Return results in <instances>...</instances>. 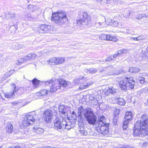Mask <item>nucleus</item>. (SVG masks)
<instances>
[{
    "instance_id": "obj_38",
    "label": "nucleus",
    "mask_w": 148,
    "mask_h": 148,
    "mask_svg": "<svg viewBox=\"0 0 148 148\" xmlns=\"http://www.w3.org/2000/svg\"><path fill=\"white\" fill-rule=\"evenodd\" d=\"M10 76L8 72H7L5 73L4 76L3 77V78L4 79H5L7 78L8 77Z\"/></svg>"
},
{
    "instance_id": "obj_8",
    "label": "nucleus",
    "mask_w": 148,
    "mask_h": 148,
    "mask_svg": "<svg viewBox=\"0 0 148 148\" xmlns=\"http://www.w3.org/2000/svg\"><path fill=\"white\" fill-rule=\"evenodd\" d=\"M109 126L108 119L102 116V134L104 136H108L109 135Z\"/></svg>"
},
{
    "instance_id": "obj_44",
    "label": "nucleus",
    "mask_w": 148,
    "mask_h": 148,
    "mask_svg": "<svg viewBox=\"0 0 148 148\" xmlns=\"http://www.w3.org/2000/svg\"><path fill=\"white\" fill-rule=\"evenodd\" d=\"M148 145V142H145L143 143L142 147H145Z\"/></svg>"
},
{
    "instance_id": "obj_35",
    "label": "nucleus",
    "mask_w": 148,
    "mask_h": 148,
    "mask_svg": "<svg viewBox=\"0 0 148 148\" xmlns=\"http://www.w3.org/2000/svg\"><path fill=\"white\" fill-rule=\"evenodd\" d=\"M99 123H100V122H102V120L101 119V118H100V119H99ZM99 125L97 127V131H98L99 130L100 131L99 132L100 133H102V132L101 130V127H102V125L101 124H99Z\"/></svg>"
},
{
    "instance_id": "obj_43",
    "label": "nucleus",
    "mask_w": 148,
    "mask_h": 148,
    "mask_svg": "<svg viewBox=\"0 0 148 148\" xmlns=\"http://www.w3.org/2000/svg\"><path fill=\"white\" fill-rule=\"evenodd\" d=\"M71 114L73 116H74V118H76V114L75 113V112L74 111H73L72 112Z\"/></svg>"
},
{
    "instance_id": "obj_32",
    "label": "nucleus",
    "mask_w": 148,
    "mask_h": 148,
    "mask_svg": "<svg viewBox=\"0 0 148 148\" xmlns=\"http://www.w3.org/2000/svg\"><path fill=\"white\" fill-rule=\"evenodd\" d=\"M56 58H51L49 60L47 61V62H49L50 64H56Z\"/></svg>"
},
{
    "instance_id": "obj_42",
    "label": "nucleus",
    "mask_w": 148,
    "mask_h": 148,
    "mask_svg": "<svg viewBox=\"0 0 148 148\" xmlns=\"http://www.w3.org/2000/svg\"><path fill=\"white\" fill-rule=\"evenodd\" d=\"M24 61V59L22 58H21L19 59L18 62L19 63H18L17 62V64H18V65H19L21 63H22Z\"/></svg>"
},
{
    "instance_id": "obj_19",
    "label": "nucleus",
    "mask_w": 148,
    "mask_h": 148,
    "mask_svg": "<svg viewBox=\"0 0 148 148\" xmlns=\"http://www.w3.org/2000/svg\"><path fill=\"white\" fill-rule=\"evenodd\" d=\"M133 114L131 111H127L125 113L124 116L125 120L129 121L133 119Z\"/></svg>"
},
{
    "instance_id": "obj_57",
    "label": "nucleus",
    "mask_w": 148,
    "mask_h": 148,
    "mask_svg": "<svg viewBox=\"0 0 148 148\" xmlns=\"http://www.w3.org/2000/svg\"><path fill=\"white\" fill-rule=\"evenodd\" d=\"M0 148H2L1 147H0Z\"/></svg>"
},
{
    "instance_id": "obj_40",
    "label": "nucleus",
    "mask_w": 148,
    "mask_h": 148,
    "mask_svg": "<svg viewBox=\"0 0 148 148\" xmlns=\"http://www.w3.org/2000/svg\"><path fill=\"white\" fill-rule=\"evenodd\" d=\"M8 15L10 18H14L16 17V15L14 14H9Z\"/></svg>"
},
{
    "instance_id": "obj_12",
    "label": "nucleus",
    "mask_w": 148,
    "mask_h": 148,
    "mask_svg": "<svg viewBox=\"0 0 148 148\" xmlns=\"http://www.w3.org/2000/svg\"><path fill=\"white\" fill-rule=\"evenodd\" d=\"M43 116L44 120L48 123H50L53 117V112L51 110L47 109L44 111Z\"/></svg>"
},
{
    "instance_id": "obj_15",
    "label": "nucleus",
    "mask_w": 148,
    "mask_h": 148,
    "mask_svg": "<svg viewBox=\"0 0 148 148\" xmlns=\"http://www.w3.org/2000/svg\"><path fill=\"white\" fill-rule=\"evenodd\" d=\"M102 40L114 42H117L118 40V38L115 36L106 34H102Z\"/></svg>"
},
{
    "instance_id": "obj_46",
    "label": "nucleus",
    "mask_w": 148,
    "mask_h": 148,
    "mask_svg": "<svg viewBox=\"0 0 148 148\" xmlns=\"http://www.w3.org/2000/svg\"><path fill=\"white\" fill-rule=\"evenodd\" d=\"M143 17L142 15L141 14H139L138 16L136 17L137 19H139Z\"/></svg>"
},
{
    "instance_id": "obj_55",
    "label": "nucleus",
    "mask_w": 148,
    "mask_h": 148,
    "mask_svg": "<svg viewBox=\"0 0 148 148\" xmlns=\"http://www.w3.org/2000/svg\"><path fill=\"white\" fill-rule=\"evenodd\" d=\"M13 27L14 28H15L14 27V26L12 27V28Z\"/></svg>"
},
{
    "instance_id": "obj_52",
    "label": "nucleus",
    "mask_w": 148,
    "mask_h": 148,
    "mask_svg": "<svg viewBox=\"0 0 148 148\" xmlns=\"http://www.w3.org/2000/svg\"><path fill=\"white\" fill-rule=\"evenodd\" d=\"M140 38H141V37H142V36H140Z\"/></svg>"
},
{
    "instance_id": "obj_3",
    "label": "nucleus",
    "mask_w": 148,
    "mask_h": 148,
    "mask_svg": "<svg viewBox=\"0 0 148 148\" xmlns=\"http://www.w3.org/2000/svg\"><path fill=\"white\" fill-rule=\"evenodd\" d=\"M52 20L58 25L64 24L67 21L66 13L64 11H59L53 13Z\"/></svg>"
},
{
    "instance_id": "obj_11",
    "label": "nucleus",
    "mask_w": 148,
    "mask_h": 148,
    "mask_svg": "<svg viewBox=\"0 0 148 148\" xmlns=\"http://www.w3.org/2000/svg\"><path fill=\"white\" fill-rule=\"evenodd\" d=\"M91 109L88 108L87 109H84L82 106H80L78 108V118L79 119L78 120L79 121H83V118L82 117V115H83L84 116H86V114L88 113V111H89Z\"/></svg>"
},
{
    "instance_id": "obj_37",
    "label": "nucleus",
    "mask_w": 148,
    "mask_h": 148,
    "mask_svg": "<svg viewBox=\"0 0 148 148\" xmlns=\"http://www.w3.org/2000/svg\"><path fill=\"white\" fill-rule=\"evenodd\" d=\"M47 94V91L45 90H43L41 91L40 93V94L41 96H44L45 95Z\"/></svg>"
},
{
    "instance_id": "obj_58",
    "label": "nucleus",
    "mask_w": 148,
    "mask_h": 148,
    "mask_svg": "<svg viewBox=\"0 0 148 148\" xmlns=\"http://www.w3.org/2000/svg\"><path fill=\"white\" fill-rule=\"evenodd\" d=\"M83 64H85V63H83Z\"/></svg>"
},
{
    "instance_id": "obj_49",
    "label": "nucleus",
    "mask_w": 148,
    "mask_h": 148,
    "mask_svg": "<svg viewBox=\"0 0 148 148\" xmlns=\"http://www.w3.org/2000/svg\"><path fill=\"white\" fill-rule=\"evenodd\" d=\"M90 99L91 100H94V97H90Z\"/></svg>"
},
{
    "instance_id": "obj_4",
    "label": "nucleus",
    "mask_w": 148,
    "mask_h": 148,
    "mask_svg": "<svg viewBox=\"0 0 148 148\" xmlns=\"http://www.w3.org/2000/svg\"><path fill=\"white\" fill-rule=\"evenodd\" d=\"M54 31L53 26L46 24H42L38 27L37 31L39 33H53Z\"/></svg>"
},
{
    "instance_id": "obj_36",
    "label": "nucleus",
    "mask_w": 148,
    "mask_h": 148,
    "mask_svg": "<svg viewBox=\"0 0 148 148\" xmlns=\"http://www.w3.org/2000/svg\"><path fill=\"white\" fill-rule=\"evenodd\" d=\"M145 79L143 77H140L139 79V81L140 83L141 84H143L145 83L146 82L145 81Z\"/></svg>"
},
{
    "instance_id": "obj_10",
    "label": "nucleus",
    "mask_w": 148,
    "mask_h": 148,
    "mask_svg": "<svg viewBox=\"0 0 148 148\" xmlns=\"http://www.w3.org/2000/svg\"><path fill=\"white\" fill-rule=\"evenodd\" d=\"M14 89L12 91L4 93L5 97L7 98H14L16 97L18 95V89L16 87L14 84L12 85Z\"/></svg>"
},
{
    "instance_id": "obj_28",
    "label": "nucleus",
    "mask_w": 148,
    "mask_h": 148,
    "mask_svg": "<svg viewBox=\"0 0 148 148\" xmlns=\"http://www.w3.org/2000/svg\"><path fill=\"white\" fill-rule=\"evenodd\" d=\"M21 45L18 43L13 44L11 46V48L14 50H16L19 49L21 48Z\"/></svg>"
},
{
    "instance_id": "obj_20",
    "label": "nucleus",
    "mask_w": 148,
    "mask_h": 148,
    "mask_svg": "<svg viewBox=\"0 0 148 148\" xmlns=\"http://www.w3.org/2000/svg\"><path fill=\"white\" fill-rule=\"evenodd\" d=\"M106 23L108 25L114 27L117 26L118 24L117 21L110 19H108L107 21H106Z\"/></svg>"
},
{
    "instance_id": "obj_2",
    "label": "nucleus",
    "mask_w": 148,
    "mask_h": 148,
    "mask_svg": "<svg viewBox=\"0 0 148 148\" xmlns=\"http://www.w3.org/2000/svg\"><path fill=\"white\" fill-rule=\"evenodd\" d=\"M135 82L134 78L132 77H125L124 79H121L118 82L119 87L121 89L126 91L127 88V85L130 90L134 88Z\"/></svg>"
},
{
    "instance_id": "obj_54",
    "label": "nucleus",
    "mask_w": 148,
    "mask_h": 148,
    "mask_svg": "<svg viewBox=\"0 0 148 148\" xmlns=\"http://www.w3.org/2000/svg\"><path fill=\"white\" fill-rule=\"evenodd\" d=\"M43 148H48V147L46 148V147H44Z\"/></svg>"
},
{
    "instance_id": "obj_33",
    "label": "nucleus",
    "mask_w": 148,
    "mask_h": 148,
    "mask_svg": "<svg viewBox=\"0 0 148 148\" xmlns=\"http://www.w3.org/2000/svg\"><path fill=\"white\" fill-rule=\"evenodd\" d=\"M36 132L38 134H42L44 132L43 129L41 128H37L35 129Z\"/></svg>"
},
{
    "instance_id": "obj_1",
    "label": "nucleus",
    "mask_w": 148,
    "mask_h": 148,
    "mask_svg": "<svg viewBox=\"0 0 148 148\" xmlns=\"http://www.w3.org/2000/svg\"><path fill=\"white\" fill-rule=\"evenodd\" d=\"M44 82L47 87H49V90L51 92H55L61 86L66 87L70 84L69 82H67L63 79H60L58 82H56V81L53 80H50Z\"/></svg>"
},
{
    "instance_id": "obj_26",
    "label": "nucleus",
    "mask_w": 148,
    "mask_h": 148,
    "mask_svg": "<svg viewBox=\"0 0 148 148\" xmlns=\"http://www.w3.org/2000/svg\"><path fill=\"white\" fill-rule=\"evenodd\" d=\"M6 132L9 133L12 132L13 126L12 124H9L8 125L6 128Z\"/></svg>"
},
{
    "instance_id": "obj_16",
    "label": "nucleus",
    "mask_w": 148,
    "mask_h": 148,
    "mask_svg": "<svg viewBox=\"0 0 148 148\" xmlns=\"http://www.w3.org/2000/svg\"><path fill=\"white\" fill-rule=\"evenodd\" d=\"M113 101H114V103H117L121 106H124L125 103V101L123 99L120 97L114 98Z\"/></svg>"
},
{
    "instance_id": "obj_9",
    "label": "nucleus",
    "mask_w": 148,
    "mask_h": 148,
    "mask_svg": "<svg viewBox=\"0 0 148 148\" xmlns=\"http://www.w3.org/2000/svg\"><path fill=\"white\" fill-rule=\"evenodd\" d=\"M88 113L85 116L88 123L90 124L94 125L96 121V117L91 111V109L88 111Z\"/></svg>"
},
{
    "instance_id": "obj_31",
    "label": "nucleus",
    "mask_w": 148,
    "mask_h": 148,
    "mask_svg": "<svg viewBox=\"0 0 148 148\" xmlns=\"http://www.w3.org/2000/svg\"><path fill=\"white\" fill-rule=\"evenodd\" d=\"M129 122V121H127L125 120L123 121L122 127L124 130H125L127 129L128 127V124Z\"/></svg>"
},
{
    "instance_id": "obj_53",
    "label": "nucleus",
    "mask_w": 148,
    "mask_h": 148,
    "mask_svg": "<svg viewBox=\"0 0 148 148\" xmlns=\"http://www.w3.org/2000/svg\"><path fill=\"white\" fill-rule=\"evenodd\" d=\"M67 114V113H66L65 112V113H64V114H65V115H66V114Z\"/></svg>"
},
{
    "instance_id": "obj_56",
    "label": "nucleus",
    "mask_w": 148,
    "mask_h": 148,
    "mask_svg": "<svg viewBox=\"0 0 148 148\" xmlns=\"http://www.w3.org/2000/svg\"><path fill=\"white\" fill-rule=\"evenodd\" d=\"M109 108V107L108 106V109Z\"/></svg>"
},
{
    "instance_id": "obj_47",
    "label": "nucleus",
    "mask_w": 148,
    "mask_h": 148,
    "mask_svg": "<svg viewBox=\"0 0 148 148\" xmlns=\"http://www.w3.org/2000/svg\"><path fill=\"white\" fill-rule=\"evenodd\" d=\"M14 70H11L9 71L8 72L10 76L14 72Z\"/></svg>"
},
{
    "instance_id": "obj_50",
    "label": "nucleus",
    "mask_w": 148,
    "mask_h": 148,
    "mask_svg": "<svg viewBox=\"0 0 148 148\" xmlns=\"http://www.w3.org/2000/svg\"><path fill=\"white\" fill-rule=\"evenodd\" d=\"M12 148H20V147L19 146L16 147H12Z\"/></svg>"
},
{
    "instance_id": "obj_25",
    "label": "nucleus",
    "mask_w": 148,
    "mask_h": 148,
    "mask_svg": "<svg viewBox=\"0 0 148 148\" xmlns=\"http://www.w3.org/2000/svg\"><path fill=\"white\" fill-rule=\"evenodd\" d=\"M79 132L80 134L82 136L86 135L88 134L86 129L83 127H79Z\"/></svg>"
},
{
    "instance_id": "obj_45",
    "label": "nucleus",
    "mask_w": 148,
    "mask_h": 148,
    "mask_svg": "<svg viewBox=\"0 0 148 148\" xmlns=\"http://www.w3.org/2000/svg\"><path fill=\"white\" fill-rule=\"evenodd\" d=\"M20 103L19 102H18L17 101H15L14 102H13L12 103V105H17V104H19Z\"/></svg>"
},
{
    "instance_id": "obj_34",
    "label": "nucleus",
    "mask_w": 148,
    "mask_h": 148,
    "mask_svg": "<svg viewBox=\"0 0 148 148\" xmlns=\"http://www.w3.org/2000/svg\"><path fill=\"white\" fill-rule=\"evenodd\" d=\"M119 53H117L116 54H113L112 56H110L109 57H108V60L109 61L112 60L113 58H115L117 57L119 55Z\"/></svg>"
},
{
    "instance_id": "obj_48",
    "label": "nucleus",
    "mask_w": 148,
    "mask_h": 148,
    "mask_svg": "<svg viewBox=\"0 0 148 148\" xmlns=\"http://www.w3.org/2000/svg\"><path fill=\"white\" fill-rule=\"evenodd\" d=\"M34 7V6L30 5L29 6V8H33Z\"/></svg>"
},
{
    "instance_id": "obj_18",
    "label": "nucleus",
    "mask_w": 148,
    "mask_h": 148,
    "mask_svg": "<svg viewBox=\"0 0 148 148\" xmlns=\"http://www.w3.org/2000/svg\"><path fill=\"white\" fill-rule=\"evenodd\" d=\"M119 111L118 110H116L114 111L113 115L114 117L113 119V123L114 125L117 124V123L118 121V119L119 117L118 115L119 114Z\"/></svg>"
},
{
    "instance_id": "obj_29",
    "label": "nucleus",
    "mask_w": 148,
    "mask_h": 148,
    "mask_svg": "<svg viewBox=\"0 0 148 148\" xmlns=\"http://www.w3.org/2000/svg\"><path fill=\"white\" fill-rule=\"evenodd\" d=\"M84 71L86 73L89 72L90 73H94L96 72L97 70L96 69L91 68L89 69H85Z\"/></svg>"
},
{
    "instance_id": "obj_14",
    "label": "nucleus",
    "mask_w": 148,
    "mask_h": 148,
    "mask_svg": "<svg viewBox=\"0 0 148 148\" xmlns=\"http://www.w3.org/2000/svg\"><path fill=\"white\" fill-rule=\"evenodd\" d=\"M43 53L42 52H40L37 54L35 53H29L24 58V59L26 60H28L30 59L34 60L36 58H38V57L40 58L41 55H42Z\"/></svg>"
},
{
    "instance_id": "obj_7",
    "label": "nucleus",
    "mask_w": 148,
    "mask_h": 148,
    "mask_svg": "<svg viewBox=\"0 0 148 148\" xmlns=\"http://www.w3.org/2000/svg\"><path fill=\"white\" fill-rule=\"evenodd\" d=\"M35 121V119L31 114H28L24 116L22 121L21 126L23 127H26L30 124H33Z\"/></svg>"
},
{
    "instance_id": "obj_21",
    "label": "nucleus",
    "mask_w": 148,
    "mask_h": 148,
    "mask_svg": "<svg viewBox=\"0 0 148 148\" xmlns=\"http://www.w3.org/2000/svg\"><path fill=\"white\" fill-rule=\"evenodd\" d=\"M63 127H64L65 129H67V130H69L71 129L72 127V123L70 122H67L66 121V119H65L63 121Z\"/></svg>"
},
{
    "instance_id": "obj_17",
    "label": "nucleus",
    "mask_w": 148,
    "mask_h": 148,
    "mask_svg": "<svg viewBox=\"0 0 148 148\" xmlns=\"http://www.w3.org/2000/svg\"><path fill=\"white\" fill-rule=\"evenodd\" d=\"M104 94L105 95H107L110 94H113L116 92L115 89L113 87L107 88L103 90Z\"/></svg>"
},
{
    "instance_id": "obj_24",
    "label": "nucleus",
    "mask_w": 148,
    "mask_h": 148,
    "mask_svg": "<svg viewBox=\"0 0 148 148\" xmlns=\"http://www.w3.org/2000/svg\"><path fill=\"white\" fill-rule=\"evenodd\" d=\"M90 85V84H88L87 82H84L81 84V86L78 89V90H80L84 89L86 88Z\"/></svg>"
},
{
    "instance_id": "obj_5",
    "label": "nucleus",
    "mask_w": 148,
    "mask_h": 148,
    "mask_svg": "<svg viewBox=\"0 0 148 148\" xmlns=\"http://www.w3.org/2000/svg\"><path fill=\"white\" fill-rule=\"evenodd\" d=\"M64 119L63 116H56L54 121V127L55 129L62 132L63 131V121Z\"/></svg>"
},
{
    "instance_id": "obj_51",
    "label": "nucleus",
    "mask_w": 148,
    "mask_h": 148,
    "mask_svg": "<svg viewBox=\"0 0 148 148\" xmlns=\"http://www.w3.org/2000/svg\"><path fill=\"white\" fill-rule=\"evenodd\" d=\"M8 148H12V147H8Z\"/></svg>"
},
{
    "instance_id": "obj_13",
    "label": "nucleus",
    "mask_w": 148,
    "mask_h": 148,
    "mask_svg": "<svg viewBox=\"0 0 148 148\" xmlns=\"http://www.w3.org/2000/svg\"><path fill=\"white\" fill-rule=\"evenodd\" d=\"M147 116L143 115L141 118L143 121H141L140 123V126L142 127V129L144 131L148 132V119L146 118Z\"/></svg>"
},
{
    "instance_id": "obj_39",
    "label": "nucleus",
    "mask_w": 148,
    "mask_h": 148,
    "mask_svg": "<svg viewBox=\"0 0 148 148\" xmlns=\"http://www.w3.org/2000/svg\"><path fill=\"white\" fill-rule=\"evenodd\" d=\"M140 36H139L137 37L136 38H133V39L134 40H137V41H139V40H142L143 39V37H141V38H140Z\"/></svg>"
},
{
    "instance_id": "obj_30",
    "label": "nucleus",
    "mask_w": 148,
    "mask_h": 148,
    "mask_svg": "<svg viewBox=\"0 0 148 148\" xmlns=\"http://www.w3.org/2000/svg\"><path fill=\"white\" fill-rule=\"evenodd\" d=\"M40 81L36 79H34L32 81V83L35 88L37 87L39 84Z\"/></svg>"
},
{
    "instance_id": "obj_6",
    "label": "nucleus",
    "mask_w": 148,
    "mask_h": 148,
    "mask_svg": "<svg viewBox=\"0 0 148 148\" xmlns=\"http://www.w3.org/2000/svg\"><path fill=\"white\" fill-rule=\"evenodd\" d=\"M91 19L90 16L88 15L86 12H84L83 14V18H81L77 21V24L79 25H88L90 24Z\"/></svg>"
},
{
    "instance_id": "obj_41",
    "label": "nucleus",
    "mask_w": 148,
    "mask_h": 148,
    "mask_svg": "<svg viewBox=\"0 0 148 148\" xmlns=\"http://www.w3.org/2000/svg\"><path fill=\"white\" fill-rule=\"evenodd\" d=\"M80 81V79L78 78L75 79L73 81V82L75 83V84H78Z\"/></svg>"
},
{
    "instance_id": "obj_22",
    "label": "nucleus",
    "mask_w": 148,
    "mask_h": 148,
    "mask_svg": "<svg viewBox=\"0 0 148 148\" xmlns=\"http://www.w3.org/2000/svg\"><path fill=\"white\" fill-rule=\"evenodd\" d=\"M142 127L140 126V128H136L134 130L133 135L134 136H138L141 134L142 132V131L144 130H142Z\"/></svg>"
},
{
    "instance_id": "obj_27",
    "label": "nucleus",
    "mask_w": 148,
    "mask_h": 148,
    "mask_svg": "<svg viewBox=\"0 0 148 148\" xmlns=\"http://www.w3.org/2000/svg\"><path fill=\"white\" fill-rule=\"evenodd\" d=\"M56 64H62L65 61V59L62 58H56Z\"/></svg>"
},
{
    "instance_id": "obj_23",
    "label": "nucleus",
    "mask_w": 148,
    "mask_h": 148,
    "mask_svg": "<svg viewBox=\"0 0 148 148\" xmlns=\"http://www.w3.org/2000/svg\"><path fill=\"white\" fill-rule=\"evenodd\" d=\"M140 69L137 67H130L129 71L132 73H135L138 72L140 71Z\"/></svg>"
}]
</instances>
